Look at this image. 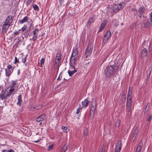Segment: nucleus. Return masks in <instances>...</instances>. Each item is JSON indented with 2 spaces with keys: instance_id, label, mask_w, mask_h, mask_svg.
Wrapping results in <instances>:
<instances>
[{
  "instance_id": "39448f33",
  "label": "nucleus",
  "mask_w": 152,
  "mask_h": 152,
  "mask_svg": "<svg viewBox=\"0 0 152 152\" xmlns=\"http://www.w3.org/2000/svg\"><path fill=\"white\" fill-rule=\"evenodd\" d=\"M39 32V30L38 28L35 29L33 31V36L32 38L30 39V40H33L34 42L37 40V34Z\"/></svg>"
},
{
  "instance_id": "13d9d810",
  "label": "nucleus",
  "mask_w": 152,
  "mask_h": 152,
  "mask_svg": "<svg viewBox=\"0 0 152 152\" xmlns=\"http://www.w3.org/2000/svg\"><path fill=\"white\" fill-rule=\"evenodd\" d=\"M62 74L61 73L60 74V75L57 79V80H60L61 78V75Z\"/></svg>"
},
{
  "instance_id": "0e129e2a",
  "label": "nucleus",
  "mask_w": 152,
  "mask_h": 152,
  "mask_svg": "<svg viewBox=\"0 0 152 152\" xmlns=\"http://www.w3.org/2000/svg\"><path fill=\"white\" fill-rule=\"evenodd\" d=\"M20 72L19 71H18V75H19L20 74Z\"/></svg>"
},
{
  "instance_id": "5fc2aeb1",
  "label": "nucleus",
  "mask_w": 152,
  "mask_h": 152,
  "mask_svg": "<svg viewBox=\"0 0 152 152\" xmlns=\"http://www.w3.org/2000/svg\"><path fill=\"white\" fill-rule=\"evenodd\" d=\"M14 34L15 35H18L19 34V31H15L14 32Z\"/></svg>"
},
{
  "instance_id": "6ab92c4d",
  "label": "nucleus",
  "mask_w": 152,
  "mask_h": 152,
  "mask_svg": "<svg viewBox=\"0 0 152 152\" xmlns=\"http://www.w3.org/2000/svg\"><path fill=\"white\" fill-rule=\"evenodd\" d=\"M13 69L10 70L7 69H5L6 75L7 76L9 77L12 72Z\"/></svg>"
},
{
  "instance_id": "603ef678",
  "label": "nucleus",
  "mask_w": 152,
  "mask_h": 152,
  "mask_svg": "<svg viewBox=\"0 0 152 152\" xmlns=\"http://www.w3.org/2000/svg\"><path fill=\"white\" fill-rule=\"evenodd\" d=\"M10 23V21H9L7 19H6L4 23V24H10V23Z\"/></svg>"
},
{
  "instance_id": "69168bd1",
  "label": "nucleus",
  "mask_w": 152,
  "mask_h": 152,
  "mask_svg": "<svg viewBox=\"0 0 152 152\" xmlns=\"http://www.w3.org/2000/svg\"><path fill=\"white\" fill-rule=\"evenodd\" d=\"M99 152H103V151H100Z\"/></svg>"
},
{
  "instance_id": "58836bf2",
  "label": "nucleus",
  "mask_w": 152,
  "mask_h": 152,
  "mask_svg": "<svg viewBox=\"0 0 152 152\" xmlns=\"http://www.w3.org/2000/svg\"><path fill=\"white\" fill-rule=\"evenodd\" d=\"M137 135H133L132 134V142L134 141Z\"/></svg>"
},
{
  "instance_id": "79ce46f5",
  "label": "nucleus",
  "mask_w": 152,
  "mask_h": 152,
  "mask_svg": "<svg viewBox=\"0 0 152 152\" xmlns=\"http://www.w3.org/2000/svg\"><path fill=\"white\" fill-rule=\"evenodd\" d=\"M7 19L10 21V20H13V18L12 16L9 15L7 18Z\"/></svg>"
},
{
  "instance_id": "dca6fc26",
  "label": "nucleus",
  "mask_w": 152,
  "mask_h": 152,
  "mask_svg": "<svg viewBox=\"0 0 152 152\" xmlns=\"http://www.w3.org/2000/svg\"><path fill=\"white\" fill-rule=\"evenodd\" d=\"M88 103V101L87 99H85L82 102V106L83 108L87 107Z\"/></svg>"
},
{
  "instance_id": "49530a36",
  "label": "nucleus",
  "mask_w": 152,
  "mask_h": 152,
  "mask_svg": "<svg viewBox=\"0 0 152 152\" xmlns=\"http://www.w3.org/2000/svg\"><path fill=\"white\" fill-rule=\"evenodd\" d=\"M152 116V115H149L147 118V121H150L151 119Z\"/></svg>"
},
{
  "instance_id": "7ed1b4c3",
  "label": "nucleus",
  "mask_w": 152,
  "mask_h": 152,
  "mask_svg": "<svg viewBox=\"0 0 152 152\" xmlns=\"http://www.w3.org/2000/svg\"><path fill=\"white\" fill-rule=\"evenodd\" d=\"M18 87V85L15 82H13L11 85L10 88L9 90V93L11 95L14 91L17 90Z\"/></svg>"
},
{
  "instance_id": "3c124183",
  "label": "nucleus",
  "mask_w": 152,
  "mask_h": 152,
  "mask_svg": "<svg viewBox=\"0 0 152 152\" xmlns=\"http://www.w3.org/2000/svg\"><path fill=\"white\" fill-rule=\"evenodd\" d=\"M151 73V70L150 69L149 70V72L148 74L147 75V79L149 78L150 76Z\"/></svg>"
},
{
  "instance_id": "8fccbe9b",
  "label": "nucleus",
  "mask_w": 152,
  "mask_h": 152,
  "mask_svg": "<svg viewBox=\"0 0 152 152\" xmlns=\"http://www.w3.org/2000/svg\"><path fill=\"white\" fill-rule=\"evenodd\" d=\"M64 0H59V1L61 5H64L65 3H64Z\"/></svg>"
},
{
  "instance_id": "bf43d9fd",
  "label": "nucleus",
  "mask_w": 152,
  "mask_h": 152,
  "mask_svg": "<svg viewBox=\"0 0 152 152\" xmlns=\"http://www.w3.org/2000/svg\"><path fill=\"white\" fill-rule=\"evenodd\" d=\"M132 10L134 11H136V12H137L136 9L134 8H132Z\"/></svg>"
},
{
  "instance_id": "412c9836",
  "label": "nucleus",
  "mask_w": 152,
  "mask_h": 152,
  "mask_svg": "<svg viewBox=\"0 0 152 152\" xmlns=\"http://www.w3.org/2000/svg\"><path fill=\"white\" fill-rule=\"evenodd\" d=\"M18 102L17 103V104L19 105L20 106L21 105L22 102V100L21 99V95H19L18 97Z\"/></svg>"
},
{
  "instance_id": "aec40b11",
  "label": "nucleus",
  "mask_w": 152,
  "mask_h": 152,
  "mask_svg": "<svg viewBox=\"0 0 152 152\" xmlns=\"http://www.w3.org/2000/svg\"><path fill=\"white\" fill-rule=\"evenodd\" d=\"M145 10V9L143 6L140 7L139 9L138 10V12L140 13L139 15H141L144 12Z\"/></svg>"
},
{
  "instance_id": "e433bc0d",
  "label": "nucleus",
  "mask_w": 152,
  "mask_h": 152,
  "mask_svg": "<svg viewBox=\"0 0 152 152\" xmlns=\"http://www.w3.org/2000/svg\"><path fill=\"white\" fill-rule=\"evenodd\" d=\"M131 93H129V92H128L127 100H132V96L131 95Z\"/></svg>"
},
{
  "instance_id": "c85d7f7f",
  "label": "nucleus",
  "mask_w": 152,
  "mask_h": 152,
  "mask_svg": "<svg viewBox=\"0 0 152 152\" xmlns=\"http://www.w3.org/2000/svg\"><path fill=\"white\" fill-rule=\"evenodd\" d=\"M61 128L63 130L64 132L65 133H67L69 131L68 128L66 127L63 126Z\"/></svg>"
},
{
  "instance_id": "7c9ffc66",
  "label": "nucleus",
  "mask_w": 152,
  "mask_h": 152,
  "mask_svg": "<svg viewBox=\"0 0 152 152\" xmlns=\"http://www.w3.org/2000/svg\"><path fill=\"white\" fill-rule=\"evenodd\" d=\"M33 7L34 10L38 11L39 10V8L38 7L36 4H34L33 5Z\"/></svg>"
},
{
  "instance_id": "4d7b16f0",
  "label": "nucleus",
  "mask_w": 152,
  "mask_h": 152,
  "mask_svg": "<svg viewBox=\"0 0 152 152\" xmlns=\"http://www.w3.org/2000/svg\"><path fill=\"white\" fill-rule=\"evenodd\" d=\"M15 62H17L19 63V61L18 59H17V57H15Z\"/></svg>"
},
{
  "instance_id": "2f4dec72",
  "label": "nucleus",
  "mask_w": 152,
  "mask_h": 152,
  "mask_svg": "<svg viewBox=\"0 0 152 152\" xmlns=\"http://www.w3.org/2000/svg\"><path fill=\"white\" fill-rule=\"evenodd\" d=\"M9 92H8L7 93L6 92H4V93L3 94L4 95V97L5 99L7 98L8 97L10 96H11V95L10 93L8 94Z\"/></svg>"
},
{
  "instance_id": "4468645a",
  "label": "nucleus",
  "mask_w": 152,
  "mask_h": 152,
  "mask_svg": "<svg viewBox=\"0 0 152 152\" xmlns=\"http://www.w3.org/2000/svg\"><path fill=\"white\" fill-rule=\"evenodd\" d=\"M70 69V70H69L68 71V72L70 76H71L72 75L77 71V69H75V68L74 69Z\"/></svg>"
},
{
  "instance_id": "e2e57ef3",
  "label": "nucleus",
  "mask_w": 152,
  "mask_h": 152,
  "mask_svg": "<svg viewBox=\"0 0 152 152\" xmlns=\"http://www.w3.org/2000/svg\"><path fill=\"white\" fill-rule=\"evenodd\" d=\"M128 92H129V93H131V91H130V87L129 88Z\"/></svg>"
},
{
  "instance_id": "72a5a7b5",
  "label": "nucleus",
  "mask_w": 152,
  "mask_h": 152,
  "mask_svg": "<svg viewBox=\"0 0 152 152\" xmlns=\"http://www.w3.org/2000/svg\"><path fill=\"white\" fill-rule=\"evenodd\" d=\"M35 0H28L27 2V6L28 5H29L33 3Z\"/></svg>"
},
{
  "instance_id": "393cba45",
  "label": "nucleus",
  "mask_w": 152,
  "mask_h": 152,
  "mask_svg": "<svg viewBox=\"0 0 152 152\" xmlns=\"http://www.w3.org/2000/svg\"><path fill=\"white\" fill-rule=\"evenodd\" d=\"M94 18L92 17L91 18H90L87 22V25H90L91 23L93 22L94 21Z\"/></svg>"
},
{
  "instance_id": "2eb2a0df",
  "label": "nucleus",
  "mask_w": 152,
  "mask_h": 152,
  "mask_svg": "<svg viewBox=\"0 0 152 152\" xmlns=\"http://www.w3.org/2000/svg\"><path fill=\"white\" fill-rule=\"evenodd\" d=\"M152 25V22H150V20H147L144 24V27L145 28L151 27Z\"/></svg>"
},
{
  "instance_id": "6e6d98bb",
  "label": "nucleus",
  "mask_w": 152,
  "mask_h": 152,
  "mask_svg": "<svg viewBox=\"0 0 152 152\" xmlns=\"http://www.w3.org/2000/svg\"><path fill=\"white\" fill-rule=\"evenodd\" d=\"M7 69H10V70H11V69H12V66L10 65H9L7 66Z\"/></svg>"
},
{
  "instance_id": "c03bdc74",
  "label": "nucleus",
  "mask_w": 152,
  "mask_h": 152,
  "mask_svg": "<svg viewBox=\"0 0 152 152\" xmlns=\"http://www.w3.org/2000/svg\"><path fill=\"white\" fill-rule=\"evenodd\" d=\"M26 56L22 57V61L23 63H25L26 61Z\"/></svg>"
},
{
  "instance_id": "ea45409f",
  "label": "nucleus",
  "mask_w": 152,
  "mask_h": 152,
  "mask_svg": "<svg viewBox=\"0 0 152 152\" xmlns=\"http://www.w3.org/2000/svg\"><path fill=\"white\" fill-rule=\"evenodd\" d=\"M82 107L80 105V106L79 107V108L77 109L76 113L77 114H78L80 112V110L82 109Z\"/></svg>"
},
{
  "instance_id": "4c0bfd02",
  "label": "nucleus",
  "mask_w": 152,
  "mask_h": 152,
  "mask_svg": "<svg viewBox=\"0 0 152 152\" xmlns=\"http://www.w3.org/2000/svg\"><path fill=\"white\" fill-rule=\"evenodd\" d=\"M138 132V129L137 127H136V129H134V131L133 133V135H137V134Z\"/></svg>"
},
{
  "instance_id": "bb28decb",
  "label": "nucleus",
  "mask_w": 152,
  "mask_h": 152,
  "mask_svg": "<svg viewBox=\"0 0 152 152\" xmlns=\"http://www.w3.org/2000/svg\"><path fill=\"white\" fill-rule=\"evenodd\" d=\"M149 107H150V105H149V103H147L146 107L145 109V110H144V113H147V112L148 111V110L149 109Z\"/></svg>"
},
{
  "instance_id": "a211bd4d",
  "label": "nucleus",
  "mask_w": 152,
  "mask_h": 152,
  "mask_svg": "<svg viewBox=\"0 0 152 152\" xmlns=\"http://www.w3.org/2000/svg\"><path fill=\"white\" fill-rule=\"evenodd\" d=\"M107 20H105L103 21V22L101 24V27L99 29V31L100 32L101 31L102 29L104 28L105 24L107 23Z\"/></svg>"
},
{
  "instance_id": "1a4fd4ad",
  "label": "nucleus",
  "mask_w": 152,
  "mask_h": 152,
  "mask_svg": "<svg viewBox=\"0 0 152 152\" xmlns=\"http://www.w3.org/2000/svg\"><path fill=\"white\" fill-rule=\"evenodd\" d=\"M111 37V33L109 31L107 30L106 32V34L104 36L103 38V41H104L105 40L107 41Z\"/></svg>"
},
{
  "instance_id": "0eeeda50",
  "label": "nucleus",
  "mask_w": 152,
  "mask_h": 152,
  "mask_svg": "<svg viewBox=\"0 0 152 152\" xmlns=\"http://www.w3.org/2000/svg\"><path fill=\"white\" fill-rule=\"evenodd\" d=\"M132 102V100H127L126 109L127 111L128 112H130L131 110Z\"/></svg>"
},
{
  "instance_id": "f8f14e48",
  "label": "nucleus",
  "mask_w": 152,
  "mask_h": 152,
  "mask_svg": "<svg viewBox=\"0 0 152 152\" xmlns=\"http://www.w3.org/2000/svg\"><path fill=\"white\" fill-rule=\"evenodd\" d=\"M147 55V50L144 48L142 51L140 52V56L143 58L145 57Z\"/></svg>"
},
{
  "instance_id": "20e7f679",
  "label": "nucleus",
  "mask_w": 152,
  "mask_h": 152,
  "mask_svg": "<svg viewBox=\"0 0 152 152\" xmlns=\"http://www.w3.org/2000/svg\"><path fill=\"white\" fill-rule=\"evenodd\" d=\"M93 46L91 44L88 45L85 52L86 57L91 54L93 50Z\"/></svg>"
},
{
  "instance_id": "9d476101",
  "label": "nucleus",
  "mask_w": 152,
  "mask_h": 152,
  "mask_svg": "<svg viewBox=\"0 0 152 152\" xmlns=\"http://www.w3.org/2000/svg\"><path fill=\"white\" fill-rule=\"evenodd\" d=\"M45 115H41L39 117L37 118L36 119V121L37 122H41L43 121L45 119ZM42 122H41L40 124H41Z\"/></svg>"
},
{
  "instance_id": "f3484780",
  "label": "nucleus",
  "mask_w": 152,
  "mask_h": 152,
  "mask_svg": "<svg viewBox=\"0 0 152 152\" xmlns=\"http://www.w3.org/2000/svg\"><path fill=\"white\" fill-rule=\"evenodd\" d=\"M28 16H25L22 20H20L19 22L20 24H22L26 22L28 20Z\"/></svg>"
},
{
  "instance_id": "09e8293b",
  "label": "nucleus",
  "mask_w": 152,
  "mask_h": 152,
  "mask_svg": "<svg viewBox=\"0 0 152 152\" xmlns=\"http://www.w3.org/2000/svg\"><path fill=\"white\" fill-rule=\"evenodd\" d=\"M0 98L2 99L3 100L4 99H5V98L4 97V95L3 94H1L0 95Z\"/></svg>"
},
{
  "instance_id": "b1692460",
  "label": "nucleus",
  "mask_w": 152,
  "mask_h": 152,
  "mask_svg": "<svg viewBox=\"0 0 152 152\" xmlns=\"http://www.w3.org/2000/svg\"><path fill=\"white\" fill-rule=\"evenodd\" d=\"M142 143H140V144L138 146H137L136 151V152H140L141 151V147L142 146Z\"/></svg>"
},
{
  "instance_id": "a878e982",
  "label": "nucleus",
  "mask_w": 152,
  "mask_h": 152,
  "mask_svg": "<svg viewBox=\"0 0 152 152\" xmlns=\"http://www.w3.org/2000/svg\"><path fill=\"white\" fill-rule=\"evenodd\" d=\"M61 57V54L60 53H57L56 54V59L60 61Z\"/></svg>"
},
{
  "instance_id": "864d4df0",
  "label": "nucleus",
  "mask_w": 152,
  "mask_h": 152,
  "mask_svg": "<svg viewBox=\"0 0 152 152\" xmlns=\"http://www.w3.org/2000/svg\"><path fill=\"white\" fill-rule=\"evenodd\" d=\"M150 22H152V12L150 14Z\"/></svg>"
},
{
  "instance_id": "4be33fe9",
  "label": "nucleus",
  "mask_w": 152,
  "mask_h": 152,
  "mask_svg": "<svg viewBox=\"0 0 152 152\" xmlns=\"http://www.w3.org/2000/svg\"><path fill=\"white\" fill-rule=\"evenodd\" d=\"M68 145L67 144H65L64 146L61 150V152H65L67 149Z\"/></svg>"
},
{
  "instance_id": "5701e85b",
  "label": "nucleus",
  "mask_w": 152,
  "mask_h": 152,
  "mask_svg": "<svg viewBox=\"0 0 152 152\" xmlns=\"http://www.w3.org/2000/svg\"><path fill=\"white\" fill-rule=\"evenodd\" d=\"M96 108V103H93L91 106L90 110L95 111Z\"/></svg>"
},
{
  "instance_id": "de8ad7c7",
  "label": "nucleus",
  "mask_w": 152,
  "mask_h": 152,
  "mask_svg": "<svg viewBox=\"0 0 152 152\" xmlns=\"http://www.w3.org/2000/svg\"><path fill=\"white\" fill-rule=\"evenodd\" d=\"M149 51H151L152 50V44L151 43L149 45V47L148 48Z\"/></svg>"
},
{
  "instance_id": "f03ea898",
  "label": "nucleus",
  "mask_w": 152,
  "mask_h": 152,
  "mask_svg": "<svg viewBox=\"0 0 152 152\" xmlns=\"http://www.w3.org/2000/svg\"><path fill=\"white\" fill-rule=\"evenodd\" d=\"M115 69V66H110L107 67L104 71L105 77L109 78L113 76Z\"/></svg>"
},
{
  "instance_id": "9b49d317",
  "label": "nucleus",
  "mask_w": 152,
  "mask_h": 152,
  "mask_svg": "<svg viewBox=\"0 0 152 152\" xmlns=\"http://www.w3.org/2000/svg\"><path fill=\"white\" fill-rule=\"evenodd\" d=\"M121 143H117L115 148V152H120L121 150Z\"/></svg>"
},
{
  "instance_id": "c756f323",
  "label": "nucleus",
  "mask_w": 152,
  "mask_h": 152,
  "mask_svg": "<svg viewBox=\"0 0 152 152\" xmlns=\"http://www.w3.org/2000/svg\"><path fill=\"white\" fill-rule=\"evenodd\" d=\"M95 111L94 110H90V117L91 118H93L95 113Z\"/></svg>"
},
{
  "instance_id": "37998d69",
  "label": "nucleus",
  "mask_w": 152,
  "mask_h": 152,
  "mask_svg": "<svg viewBox=\"0 0 152 152\" xmlns=\"http://www.w3.org/2000/svg\"><path fill=\"white\" fill-rule=\"evenodd\" d=\"M45 61V59L44 58H42L41 62H40V64H41V66H42V64H44V63Z\"/></svg>"
},
{
  "instance_id": "ddd939ff",
  "label": "nucleus",
  "mask_w": 152,
  "mask_h": 152,
  "mask_svg": "<svg viewBox=\"0 0 152 152\" xmlns=\"http://www.w3.org/2000/svg\"><path fill=\"white\" fill-rule=\"evenodd\" d=\"M10 24H4L2 28V31L3 32L6 33L7 29L8 28Z\"/></svg>"
},
{
  "instance_id": "a18cd8bd",
  "label": "nucleus",
  "mask_w": 152,
  "mask_h": 152,
  "mask_svg": "<svg viewBox=\"0 0 152 152\" xmlns=\"http://www.w3.org/2000/svg\"><path fill=\"white\" fill-rule=\"evenodd\" d=\"M27 28L26 26H23L21 28V30L22 32L24 31Z\"/></svg>"
},
{
  "instance_id": "f704fd0d",
  "label": "nucleus",
  "mask_w": 152,
  "mask_h": 152,
  "mask_svg": "<svg viewBox=\"0 0 152 152\" xmlns=\"http://www.w3.org/2000/svg\"><path fill=\"white\" fill-rule=\"evenodd\" d=\"M60 61L59 60H57L55 59V63H54L55 65L56 66H58L59 63H60Z\"/></svg>"
},
{
  "instance_id": "6e6552de",
  "label": "nucleus",
  "mask_w": 152,
  "mask_h": 152,
  "mask_svg": "<svg viewBox=\"0 0 152 152\" xmlns=\"http://www.w3.org/2000/svg\"><path fill=\"white\" fill-rule=\"evenodd\" d=\"M115 3V4L118 6V9L119 11L125 6V4L124 3H121L119 1H118Z\"/></svg>"
},
{
  "instance_id": "c9c22d12",
  "label": "nucleus",
  "mask_w": 152,
  "mask_h": 152,
  "mask_svg": "<svg viewBox=\"0 0 152 152\" xmlns=\"http://www.w3.org/2000/svg\"><path fill=\"white\" fill-rule=\"evenodd\" d=\"M121 121L119 120H118L116 122L115 126L116 127H118L120 125Z\"/></svg>"
},
{
  "instance_id": "cd10ccee",
  "label": "nucleus",
  "mask_w": 152,
  "mask_h": 152,
  "mask_svg": "<svg viewBox=\"0 0 152 152\" xmlns=\"http://www.w3.org/2000/svg\"><path fill=\"white\" fill-rule=\"evenodd\" d=\"M107 145L104 144L102 147V149H101L100 151H103V152H104V151L107 150Z\"/></svg>"
},
{
  "instance_id": "052dcab7",
  "label": "nucleus",
  "mask_w": 152,
  "mask_h": 152,
  "mask_svg": "<svg viewBox=\"0 0 152 152\" xmlns=\"http://www.w3.org/2000/svg\"><path fill=\"white\" fill-rule=\"evenodd\" d=\"M8 152H14V151L12 149H11L8 151Z\"/></svg>"
},
{
  "instance_id": "423d86ee",
  "label": "nucleus",
  "mask_w": 152,
  "mask_h": 152,
  "mask_svg": "<svg viewBox=\"0 0 152 152\" xmlns=\"http://www.w3.org/2000/svg\"><path fill=\"white\" fill-rule=\"evenodd\" d=\"M118 6L115 4V3L113 6H110L108 8L109 10L111 11V12L116 13L118 12L119 10L118 9Z\"/></svg>"
},
{
  "instance_id": "a19ab883",
  "label": "nucleus",
  "mask_w": 152,
  "mask_h": 152,
  "mask_svg": "<svg viewBox=\"0 0 152 152\" xmlns=\"http://www.w3.org/2000/svg\"><path fill=\"white\" fill-rule=\"evenodd\" d=\"M54 145L53 144H52L50 145L49 146L48 148V150H50L52 149L53 148V147Z\"/></svg>"
},
{
  "instance_id": "f257e3e1",
  "label": "nucleus",
  "mask_w": 152,
  "mask_h": 152,
  "mask_svg": "<svg viewBox=\"0 0 152 152\" xmlns=\"http://www.w3.org/2000/svg\"><path fill=\"white\" fill-rule=\"evenodd\" d=\"M78 51L77 49L75 48L73 50L70 57L69 66L70 69H72L75 68L77 65V59L78 56Z\"/></svg>"
},
{
  "instance_id": "473e14b6",
  "label": "nucleus",
  "mask_w": 152,
  "mask_h": 152,
  "mask_svg": "<svg viewBox=\"0 0 152 152\" xmlns=\"http://www.w3.org/2000/svg\"><path fill=\"white\" fill-rule=\"evenodd\" d=\"M88 132L87 128H85L84 130L83 134L84 135L87 136L88 134Z\"/></svg>"
},
{
  "instance_id": "680f3d73",
  "label": "nucleus",
  "mask_w": 152,
  "mask_h": 152,
  "mask_svg": "<svg viewBox=\"0 0 152 152\" xmlns=\"http://www.w3.org/2000/svg\"><path fill=\"white\" fill-rule=\"evenodd\" d=\"M39 141H40V140H35V141H34V142H39Z\"/></svg>"
}]
</instances>
